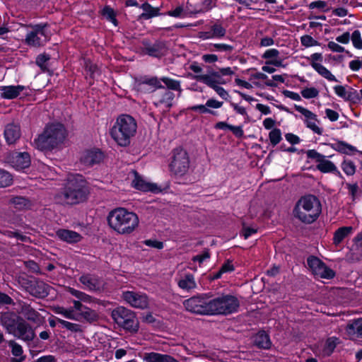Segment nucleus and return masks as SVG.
Wrapping results in <instances>:
<instances>
[{
	"mask_svg": "<svg viewBox=\"0 0 362 362\" xmlns=\"http://www.w3.org/2000/svg\"><path fill=\"white\" fill-rule=\"evenodd\" d=\"M107 221L110 228L122 235L132 234L139 226V216L124 207H117L110 211Z\"/></svg>",
	"mask_w": 362,
	"mask_h": 362,
	"instance_id": "1",
	"label": "nucleus"
},
{
	"mask_svg": "<svg viewBox=\"0 0 362 362\" xmlns=\"http://www.w3.org/2000/svg\"><path fill=\"white\" fill-rule=\"evenodd\" d=\"M89 194V187L84 177L79 174L67 176L64 187L58 197L67 204H76L84 202Z\"/></svg>",
	"mask_w": 362,
	"mask_h": 362,
	"instance_id": "2",
	"label": "nucleus"
},
{
	"mask_svg": "<svg viewBox=\"0 0 362 362\" xmlns=\"http://www.w3.org/2000/svg\"><path fill=\"white\" fill-rule=\"evenodd\" d=\"M66 130L59 123H52L46 126L43 132L33 141L35 148L44 151L60 148L66 138Z\"/></svg>",
	"mask_w": 362,
	"mask_h": 362,
	"instance_id": "3",
	"label": "nucleus"
},
{
	"mask_svg": "<svg viewBox=\"0 0 362 362\" xmlns=\"http://www.w3.org/2000/svg\"><path fill=\"white\" fill-rule=\"evenodd\" d=\"M137 122L129 115L122 114L118 116L110 129V135L119 146H128L132 139L136 135Z\"/></svg>",
	"mask_w": 362,
	"mask_h": 362,
	"instance_id": "4",
	"label": "nucleus"
},
{
	"mask_svg": "<svg viewBox=\"0 0 362 362\" xmlns=\"http://www.w3.org/2000/svg\"><path fill=\"white\" fill-rule=\"evenodd\" d=\"M322 212V205L314 195H307L301 197L297 202L294 215L300 221L307 223L315 221Z\"/></svg>",
	"mask_w": 362,
	"mask_h": 362,
	"instance_id": "5",
	"label": "nucleus"
},
{
	"mask_svg": "<svg viewBox=\"0 0 362 362\" xmlns=\"http://www.w3.org/2000/svg\"><path fill=\"white\" fill-rule=\"evenodd\" d=\"M3 325L14 337L24 341H31L35 333L31 327L14 313H6L1 317Z\"/></svg>",
	"mask_w": 362,
	"mask_h": 362,
	"instance_id": "6",
	"label": "nucleus"
},
{
	"mask_svg": "<svg viewBox=\"0 0 362 362\" xmlns=\"http://www.w3.org/2000/svg\"><path fill=\"white\" fill-rule=\"evenodd\" d=\"M239 303L234 296L226 295L208 298V315H227L237 310Z\"/></svg>",
	"mask_w": 362,
	"mask_h": 362,
	"instance_id": "7",
	"label": "nucleus"
},
{
	"mask_svg": "<svg viewBox=\"0 0 362 362\" xmlns=\"http://www.w3.org/2000/svg\"><path fill=\"white\" fill-rule=\"evenodd\" d=\"M25 43L34 47L43 46L50 38L51 33L47 30V24L40 23L28 26Z\"/></svg>",
	"mask_w": 362,
	"mask_h": 362,
	"instance_id": "8",
	"label": "nucleus"
},
{
	"mask_svg": "<svg viewBox=\"0 0 362 362\" xmlns=\"http://www.w3.org/2000/svg\"><path fill=\"white\" fill-rule=\"evenodd\" d=\"M190 166V159L187 152L177 148L173 151L172 160L169 165L170 171L176 176L181 177L187 174Z\"/></svg>",
	"mask_w": 362,
	"mask_h": 362,
	"instance_id": "9",
	"label": "nucleus"
},
{
	"mask_svg": "<svg viewBox=\"0 0 362 362\" xmlns=\"http://www.w3.org/2000/svg\"><path fill=\"white\" fill-rule=\"evenodd\" d=\"M112 317L117 324L125 329L131 332L137 331L138 322L131 310L124 307H119L112 311Z\"/></svg>",
	"mask_w": 362,
	"mask_h": 362,
	"instance_id": "10",
	"label": "nucleus"
},
{
	"mask_svg": "<svg viewBox=\"0 0 362 362\" xmlns=\"http://www.w3.org/2000/svg\"><path fill=\"white\" fill-rule=\"evenodd\" d=\"M293 107L301 115L300 118L307 128L316 134L321 135L322 134L323 129L320 126V120L316 114L299 105H294Z\"/></svg>",
	"mask_w": 362,
	"mask_h": 362,
	"instance_id": "11",
	"label": "nucleus"
},
{
	"mask_svg": "<svg viewBox=\"0 0 362 362\" xmlns=\"http://www.w3.org/2000/svg\"><path fill=\"white\" fill-rule=\"evenodd\" d=\"M122 299L130 306L137 309H146L149 305L148 296L143 292L127 291L122 293Z\"/></svg>",
	"mask_w": 362,
	"mask_h": 362,
	"instance_id": "12",
	"label": "nucleus"
},
{
	"mask_svg": "<svg viewBox=\"0 0 362 362\" xmlns=\"http://www.w3.org/2000/svg\"><path fill=\"white\" fill-rule=\"evenodd\" d=\"M307 59L312 68L322 78L330 82H337L335 76L322 64L323 56L321 53H313Z\"/></svg>",
	"mask_w": 362,
	"mask_h": 362,
	"instance_id": "13",
	"label": "nucleus"
},
{
	"mask_svg": "<svg viewBox=\"0 0 362 362\" xmlns=\"http://www.w3.org/2000/svg\"><path fill=\"white\" fill-rule=\"evenodd\" d=\"M307 263L309 269L317 278L329 279L334 276L333 270L327 267L317 257L313 256L309 257Z\"/></svg>",
	"mask_w": 362,
	"mask_h": 362,
	"instance_id": "14",
	"label": "nucleus"
},
{
	"mask_svg": "<svg viewBox=\"0 0 362 362\" xmlns=\"http://www.w3.org/2000/svg\"><path fill=\"white\" fill-rule=\"evenodd\" d=\"M187 310L201 315H208V298L204 296L190 298L183 303Z\"/></svg>",
	"mask_w": 362,
	"mask_h": 362,
	"instance_id": "15",
	"label": "nucleus"
},
{
	"mask_svg": "<svg viewBox=\"0 0 362 362\" xmlns=\"http://www.w3.org/2000/svg\"><path fill=\"white\" fill-rule=\"evenodd\" d=\"M174 97L173 93L162 88L153 95V104L156 107L160 108L162 112H165L168 111L173 106Z\"/></svg>",
	"mask_w": 362,
	"mask_h": 362,
	"instance_id": "16",
	"label": "nucleus"
},
{
	"mask_svg": "<svg viewBox=\"0 0 362 362\" xmlns=\"http://www.w3.org/2000/svg\"><path fill=\"white\" fill-rule=\"evenodd\" d=\"M132 185L135 189L143 192H151L154 193L158 192L160 191V188L157 186V185L148 182L145 178L139 175L136 171H133L132 173Z\"/></svg>",
	"mask_w": 362,
	"mask_h": 362,
	"instance_id": "17",
	"label": "nucleus"
},
{
	"mask_svg": "<svg viewBox=\"0 0 362 362\" xmlns=\"http://www.w3.org/2000/svg\"><path fill=\"white\" fill-rule=\"evenodd\" d=\"M103 159V153L98 149L86 150L81 155V162L87 166L100 163Z\"/></svg>",
	"mask_w": 362,
	"mask_h": 362,
	"instance_id": "18",
	"label": "nucleus"
},
{
	"mask_svg": "<svg viewBox=\"0 0 362 362\" xmlns=\"http://www.w3.org/2000/svg\"><path fill=\"white\" fill-rule=\"evenodd\" d=\"M4 138L7 144H15L21 137L20 125L15 122L8 124L4 129Z\"/></svg>",
	"mask_w": 362,
	"mask_h": 362,
	"instance_id": "19",
	"label": "nucleus"
},
{
	"mask_svg": "<svg viewBox=\"0 0 362 362\" xmlns=\"http://www.w3.org/2000/svg\"><path fill=\"white\" fill-rule=\"evenodd\" d=\"M10 163L16 170H22L30 166V158L28 153H15Z\"/></svg>",
	"mask_w": 362,
	"mask_h": 362,
	"instance_id": "20",
	"label": "nucleus"
},
{
	"mask_svg": "<svg viewBox=\"0 0 362 362\" xmlns=\"http://www.w3.org/2000/svg\"><path fill=\"white\" fill-rule=\"evenodd\" d=\"M68 291L74 296H75L78 300H73L72 303L74 304V307L72 308L75 313H77V312H82L83 310V306L81 303V302L85 303H91L92 298L88 295L76 290L73 288H69Z\"/></svg>",
	"mask_w": 362,
	"mask_h": 362,
	"instance_id": "21",
	"label": "nucleus"
},
{
	"mask_svg": "<svg viewBox=\"0 0 362 362\" xmlns=\"http://www.w3.org/2000/svg\"><path fill=\"white\" fill-rule=\"evenodd\" d=\"M143 13L138 17V20H148L161 15L160 7H153L148 2H145L139 6Z\"/></svg>",
	"mask_w": 362,
	"mask_h": 362,
	"instance_id": "22",
	"label": "nucleus"
},
{
	"mask_svg": "<svg viewBox=\"0 0 362 362\" xmlns=\"http://www.w3.org/2000/svg\"><path fill=\"white\" fill-rule=\"evenodd\" d=\"M142 359L145 362H178L169 355L156 352L144 353Z\"/></svg>",
	"mask_w": 362,
	"mask_h": 362,
	"instance_id": "23",
	"label": "nucleus"
},
{
	"mask_svg": "<svg viewBox=\"0 0 362 362\" xmlns=\"http://www.w3.org/2000/svg\"><path fill=\"white\" fill-rule=\"evenodd\" d=\"M57 236L62 241L68 243H76L81 241V235L73 230L60 229L56 233Z\"/></svg>",
	"mask_w": 362,
	"mask_h": 362,
	"instance_id": "24",
	"label": "nucleus"
},
{
	"mask_svg": "<svg viewBox=\"0 0 362 362\" xmlns=\"http://www.w3.org/2000/svg\"><path fill=\"white\" fill-rule=\"evenodd\" d=\"M24 86H1V96L4 99H13L17 98L20 93L23 90Z\"/></svg>",
	"mask_w": 362,
	"mask_h": 362,
	"instance_id": "25",
	"label": "nucleus"
},
{
	"mask_svg": "<svg viewBox=\"0 0 362 362\" xmlns=\"http://www.w3.org/2000/svg\"><path fill=\"white\" fill-rule=\"evenodd\" d=\"M262 57L267 61V64L274 65L275 66H284L283 60L279 57V52L276 49H269L263 54Z\"/></svg>",
	"mask_w": 362,
	"mask_h": 362,
	"instance_id": "26",
	"label": "nucleus"
},
{
	"mask_svg": "<svg viewBox=\"0 0 362 362\" xmlns=\"http://www.w3.org/2000/svg\"><path fill=\"white\" fill-rule=\"evenodd\" d=\"M316 168L321 173H332L340 177H342L341 173L337 169V166L332 161L327 159V157L325 156L324 157V159L320 160V163L317 164Z\"/></svg>",
	"mask_w": 362,
	"mask_h": 362,
	"instance_id": "27",
	"label": "nucleus"
},
{
	"mask_svg": "<svg viewBox=\"0 0 362 362\" xmlns=\"http://www.w3.org/2000/svg\"><path fill=\"white\" fill-rule=\"evenodd\" d=\"M354 231L352 226H343L339 228L334 233L333 244L335 246L339 245L346 238L350 236Z\"/></svg>",
	"mask_w": 362,
	"mask_h": 362,
	"instance_id": "28",
	"label": "nucleus"
},
{
	"mask_svg": "<svg viewBox=\"0 0 362 362\" xmlns=\"http://www.w3.org/2000/svg\"><path fill=\"white\" fill-rule=\"evenodd\" d=\"M346 332L351 338L362 337V318L350 322L346 327Z\"/></svg>",
	"mask_w": 362,
	"mask_h": 362,
	"instance_id": "29",
	"label": "nucleus"
},
{
	"mask_svg": "<svg viewBox=\"0 0 362 362\" xmlns=\"http://www.w3.org/2000/svg\"><path fill=\"white\" fill-rule=\"evenodd\" d=\"M80 281L86 288L90 291L100 290L102 286L101 281L95 276L91 275L81 276Z\"/></svg>",
	"mask_w": 362,
	"mask_h": 362,
	"instance_id": "30",
	"label": "nucleus"
},
{
	"mask_svg": "<svg viewBox=\"0 0 362 362\" xmlns=\"http://www.w3.org/2000/svg\"><path fill=\"white\" fill-rule=\"evenodd\" d=\"M52 310L57 315H60L69 320H76L78 319V313H75L72 308H66L59 305H54L52 307Z\"/></svg>",
	"mask_w": 362,
	"mask_h": 362,
	"instance_id": "31",
	"label": "nucleus"
},
{
	"mask_svg": "<svg viewBox=\"0 0 362 362\" xmlns=\"http://www.w3.org/2000/svg\"><path fill=\"white\" fill-rule=\"evenodd\" d=\"M254 343L256 346L262 349H269L271 346L270 339L265 332H258L255 336Z\"/></svg>",
	"mask_w": 362,
	"mask_h": 362,
	"instance_id": "32",
	"label": "nucleus"
},
{
	"mask_svg": "<svg viewBox=\"0 0 362 362\" xmlns=\"http://www.w3.org/2000/svg\"><path fill=\"white\" fill-rule=\"evenodd\" d=\"M198 81H200L209 87L213 88L215 86H216V78H215V71L209 72L206 74L203 75H195L192 77Z\"/></svg>",
	"mask_w": 362,
	"mask_h": 362,
	"instance_id": "33",
	"label": "nucleus"
},
{
	"mask_svg": "<svg viewBox=\"0 0 362 362\" xmlns=\"http://www.w3.org/2000/svg\"><path fill=\"white\" fill-rule=\"evenodd\" d=\"M331 147L334 150L344 154L350 155L356 151V149L354 146L344 141H337L336 143L332 144Z\"/></svg>",
	"mask_w": 362,
	"mask_h": 362,
	"instance_id": "34",
	"label": "nucleus"
},
{
	"mask_svg": "<svg viewBox=\"0 0 362 362\" xmlns=\"http://www.w3.org/2000/svg\"><path fill=\"white\" fill-rule=\"evenodd\" d=\"M178 286L183 290H190L196 287V282L192 274H187L178 281Z\"/></svg>",
	"mask_w": 362,
	"mask_h": 362,
	"instance_id": "35",
	"label": "nucleus"
},
{
	"mask_svg": "<svg viewBox=\"0 0 362 362\" xmlns=\"http://www.w3.org/2000/svg\"><path fill=\"white\" fill-rule=\"evenodd\" d=\"M9 204L11 207L18 210L25 209L29 205L28 200L22 197H16L11 199Z\"/></svg>",
	"mask_w": 362,
	"mask_h": 362,
	"instance_id": "36",
	"label": "nucleus"
},
{
	"mask_svg": "<svg viewBox=\"0 0 362 362\" xmlns=\"http://www.w3.org/2000/svg\"><path fill=\"white\" fill-rule=\"evenodd\" d=\"M13 182L12 175L4 169L0 168V187H6Z\"/></svg>",
	"mask_w": 362,
	"mask_h": 362,
	"instance_id": "37",
	"label": "nucleus"
},
{
	"mask_svg": "<svg viewBox=\"0 0 362 362\" xmlns=\"http://www.w3.org/2000/svg\"><path fill=\"white\" fill-rule=\"evenodd\" d=\"M300 94L305 99H313L319 95V90L315 87H305L301 90Z\"/></svg>",
	"mask_w": 362,
	"mask_h": 362,
	"instance_id": "38",
	"label": "nucleus"
},
{
	"mask_svg": "<svg viewBox=\"0 0 362 362\" xmlns=\"http://www.w3.org/2000/svg\"><path fill=\"white\" fill-rule=\"evenodd\" d=\"M269 141L272 145L276 146L280 143L282 139L281 132L279 129H272L269 134Z\"/></svg>",
	"mask_w": 362,
	"mask_h": 362,
	"instance_id": "39",
	"label": "nucleus"
},
{
	"mask_svg": "<svg viewBox=\"0 0 362 362\" xmlns=\"http://www.w3.org/2000/svg\"><path fill=\"white\" fill-rule=\"evenodd\" d=\"M341 169L349 176L354 175L356 173V165L351 160H345L341 163Z\"/></svg>",
	"mask_w": 362,
	"mask_h": 362,
	"instance_id": "40",
	"label": "nucleus"
},
{
	"mask_svg": "<svg viewBox=\"0 0 362 362\" xmlns=\"http://www.w3.org/2000/svg\"><path fill=\"white\" fill-rule=\"evenodd\" d=\"M102 14L104 17L106 18L107 21L111 22L114 25H117V21L115 17V13L114 10L110 6H105L103 11Z\"/></svg>",
	"mask_w": 362,
	"mask_h": 362,
	"instance_id": "41",
	"label": "nucleus"
},
{
	"mask_svg": "<svg viewBox=\"0 0 362 362\" xmlns=\"http://www.w3.org/2000/svg\"><path fill=\"white\" fill-rule=\"evenodd\" d=\"M233 49V47L223 43H215L211 44L209 47L210 51H218L222 52H230Z\"/></svg>",
	"mask_w": 362,
	"mask_h": 362,
	"instance_id": "42",
	"label": "nucleus"
},
{
	"mask_svg": "<svg viewBox=\"0 0 362 362\" xmlns=\"http://www.w3.org/2000/svg\"><path fill=\"white\" fill-rule=\"evenodd\" d=\"M160 81H162L169 89L181 91L180 83L179 81L168 77H163L160 78Z\"/></svg>",
	"mask_w": 362,
	"mask_h": 362,
	"instance_id": "43",
	"label": "nucleus"
},
{
	"mask_svg": "<svg viewBox=\"0 0 362 362\" xmlns=\"http://www.w3.org/2000/svg\"><path fill=\"white\" fill-rule=\"evenodd\" d=\"M351 40L355 48L362 49V37L361 32L358 30H356L352 33Z\"/></svg>",
	"mask_w": 362,
	"mask_h": 362,
	"instance_id": "44",
	"label": "nucleus"
},
{
	"mask_svg": "<svg viewBox=\"0 0 362 362\" xmlns=\"http://www.w3.org/2000/svg\"><path fill=\"white\" fill-rule=\"evenodd\" d=\"M300 43L305 47H315L320 45L319 42L308 35H303L300 37Z\"/></svg>",
	"mask_w": 362,
	"mask_h": 362,
	"instance_id": "45",
	"label": "nucleus"
},
{
	"mask_svg": "<svg viewBox=\"0 0 362 362\" xmlns=\"http://www.w3.org/2000/svg\"><path fill=\"white\" fill-rule=\"evenodd\" d=\"M267 78V76L262 72H255L250 76V81L253 83L256 86H260L261 83L259 81H263Z\"/></svg>",
	"mask_w": 362,
	"mask_h": 362,
	"instance_id": "46",
	"label": "nucleus"
},
{
	"mask_svg": "<svg viewBox=\"0 0 362 362\" xmlns=\"http://www.w3.org/2000/svg\"><path fill=\"white\" fill-rule=\"evenodd\" d=\"M211 30L215 38H221L226 34V29L219 24L214 25Z\"/></svg>",
	"mask_w": 362,
	"mask_h": 362,
	"instance_id": "47",
	"label": "nucleus"
},
{
	"mask_svg": "<svg viewBox=\"0 0 362 362\" xmlns=\"http://www.w3.org/2000/svg\"><path fill=\"white\" fill-rule=\"evenodd\" d=\"M335 94L344 100L349 98V93L346 90V88L343 86H336L334 87Z\"/></svg>",
	"mask_w": 362,
	"mask_h": 362,
	"instance_id": "48",
	"label": "nucleus"
},
{
	"mask_svg": "<svg viewBox=\"0 0 362 362\" xmlns=\"http://www.w3.org/2000/svg\"><path fill=\"white\" fill-rule=\"evenodd\" d=\"M307 157L318 164L320 160L324 159L325 156L318 153L317 151L314 149L308 150L306 152Z\"/></svg>",
	"mask_w": 362,
	"mask_h": 362,
	"instance_id": "49",
	"label": "nucleus"
},
{
	"mask_svg": "<svg viewBox=\"0 0 362 362\" xmlns=\"http://www.w3.org/2000/svg\"><path fill=\"white\" fill-rule=\"evenodd\" d=\"M206 105L207 109L211 110V109L221 108L223 105V102L219 101L214 98H211L206 100Z\"/></svg>",
	"mask_w": 362,
	"mask_h": 362,
	"instance_id": "50",
	"label": "nucleus"
},
{
	"mask_svg": "<svg viewBox=\"0 0 362 362\" xmlns=\"http://www.w3.org/2000/svg\"><path fill=\"white\" fill-rule=\"evenodd\" d=\"M166 15L174 18H183L185 17V10L182 6H179L172 11L166 13Z\"/></svg>",
	"mask_w": 362,
	"mask_h": 362,
	"instance_id": "51",
	"label": "nucleus"
},
{
	"mask_svg": "<svg viewBox=\"0 0 362 362\" xmlns=\"http://www.w3.org/2000/svg\"><path fill=\"white\" fill-rule=\"evenodd\" d=\"M338 339L334 337L329 338L325 343V351L327 354H330L335 348Z\"/></svg>",
	"mask_w": 362,
	"mask_h": 362,
	"instance_id": "52",
	"label": "nucleus"
},
{
	"mask_svg": "<svg viewBox=\"0 0 362 362\" xmlns=\"http://www.w3.org/2000/svg\"><path fill=\"white\" fill-rule=\"evenodd\" d=\"M37 287L40 288V291L33 292V295L38 298H44L48 294V287L45 284L40 283L38 284Z\"/></svg>",
	"mask_w": 362,
	"mask_h": 362,
	"instance_id": "53",
	"label": "nucleus"
},
{
	"mask_svg": "<svg viewBox=\"0 0 362 362\" xmlns=\"http://www.w3.org/2000/svg\"><path fill=\"white\" fill-rule=\"evenodd\" d=\"M8 345L11 348V352L13 355L16 356H20L22 355L23 349L21 345L18 344L13 341H9Z\"/></svg>",
	"mask_w": 362,
	"mask_h": 362,
	"instance_id": "54",
	"label": "nucleus"
},
{
	"mask_svg": "<svg viewBox=\"0 0 362 362\" xmlns=\"http://www.w3.org/2000/svg\"><path fill=\"white\" fill-rule=\"evenodd\" d=\"M144 244L146 246L158 250L163 249L164 246L162 242L153 239L146 240L144 241Z\"/></svg>",
	"mask_w": 362,
	"mask_h": 362,
	"instance_id": "55",
	"label": "nucleus"
},
{
	"mask_svg": "<svg viewBox=\"0 0 362 362\" xmlns=\"http://www.w3.org/2000/svg\"><path fill=\"white\" fill-rule=\"evenodd\" d=\"M327 47L333 52L342 53L345 51L344 47L333 41L328 42Z\"/></svg>",
	"mask_w": 362,
	"mask_h": 362,
	"instance_id": "56",
	"label": "nucleus"
},
{
	"mask_svg": "<svg viewBox=\"0 0 362 362\" xmlns=\"http://www.w3.org/2000/svg\"><path fill=\"white\" fill-rule=\"evenodd\" d=\"M190 110L194 112H199L201 114H213L214 112L211 110H208L206 105H194L190 107Z\"/></svg>",
	"mask_w": 362,
	"mask_h": 362,
	"instance_id": "57",
	"label": "nucleus"
},
{
	"mask_svg": "<svg viewBox=\"0 0 362 362\" xmlns=\"http://www.w3.org/2000/svg\"><path fill=\"white\" fill-rule=\"evenodd\" d=\"M213 89L222 99L226 100L228 99L229 94L223 87L220 86H215Z\"/></svg>",
	"mask_w": 362,
	"mask_h": 362,
	"instance_id": "58",
	"label": "nucleus"
},
{
	"mask_svg": "<svg viewBox=\"0 0 362 362\" xmlns=\"http://www.w3.org/2000/svg\"><path fill=\"white\" fill-rule=\"evenodd\" d=\"M325 115L331 121L335 122L339 119V114L336 111L331 109H325Z\"/></svg>",
	"mask_w": 362,
	"mask_h": 362,
	"instance_id": "59",
	"label": "nucleus"
},
{
	"mask_svg": "<svg viewBox=\"0 0 362 362\" xmlns=\"http://www.w3.org/2000/svg\"><path fill=\"white\" fill-rule=\"evenodd\" d=\"M351 35L349 32L344 33L342 35L336 37V41L339 43L346 45L349 42Z\"/></svg>",
	"mask_w": 362,
	"mask_h": 362,
	"instance_id": "60",
	"label": "nucleus"
},
{
	"mask_svg": "<svg viewBox=\"0 0 362 362\" xmlns=\"http://www.w3.org/2000/svg\"><path fill=\"white\" fill-rule=\"evenodd\" d=\"M57 320L58 323H60L63 327L66 328L69 330H76L77 327V325L69 322L68 321H65L62 319L57 317Z\"/></svg>",
	"mask_w": 362,
	"mask_h": 362,
	"instance_id": "61",
	"label": "nucleus"
},
{
	"mask_svg": "<svg viewBox=\"0 0 362 362\" xmlns=\"http://www.w3.org/2000/svg\"><path fill=\"white\" fill-rule=\"evenodd\" d=\"M217 71L221 74V76L229 78L230 79L234 74V71L230 67L221 68Z\"/></svg>",
	"mask_w": 362,
	"mask_h": 362,
	"instance_id": "62",
	"label": "nucleus"
},
{
	"mask_svg": "<svg viewBox=\"0 0 362 362\" xmlns=\"http://www.w3.org/2000/svg\"><path fill=\"white\" fill-rule=\"evenodd\" d=\"M230 131H231L233 134L238 138H241L243 136L244 132L242 126L231 125V127H230Z\"/></svg>",
	"mask_w": 362,
	"mask_h": 362,
	"instance_id": "63",
	"label": "nucleus"
},
{
	"mask_svg": "<svg viewBox=\"0 0 362 362\" xmlns=\"http://www.w3.org/2000/svg\"><path fill=\"white\" fill-rule=\"evenodd\" d=\"M202 60L206 63H214L218 59V56L214 54H203L202 57Z\"/></svg>",
	"mask_w": 362,
	"mask_h": 362,
	"instance_id": "64",
	"label": "nucleus"
}]
</instances>
